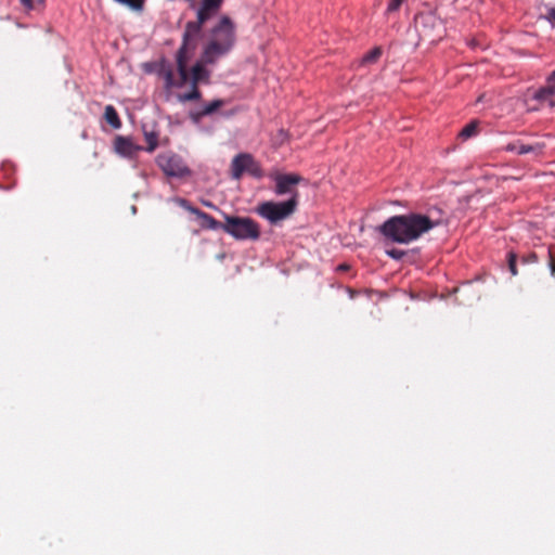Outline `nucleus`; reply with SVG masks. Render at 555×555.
<instances>
[{
	"label": "nucleus",
	"instance_id": "obj_1",
	"mask_svg": "<svg viewBox=\"0 0 555 555\" xmlns=\"http://www.w3.org/2000/svg\"><path fill=\"white\" fill-rule=\"evenodd\" d=\"M442 215L438 208L428 209L426 214L411 211L396 215L385 220L378 227V232L391 242L409 244L442 224Z\"/></svg>",
	"mask_w": 555,
	"mask_h": 555
},
{
	"label": "nucleus",
	"instance_id": "obj_11",
	"mask_svg": "<svg viewBox=\"0 0 555 555\" xmlns=\"http://www.w3.org/2000/svg\"><path fill=\"white\" fill-rule=\"evenodd\" d=\"M177 202L182 208L197 217V219L201 221L199 224L203 229L214 231L223 230L224 223H221L220 221L216 220L212 216L201 210L199 208L192 206L188 199L178 198Z\"/></svg>",
	"mask_w": 555,
	"mask_h": 555
},
{
	"label": "nucleus",
	"instance_id": "obj_27",
	"mask_svg": "<svg viewBox=\"0 0 555 555\" xmlns=\"http://www.w3.org/2000/svg\"><path fill=\"white\" fill-rule=\"evenodd\" d=\"M404 0H390L387 7L386 12L387 13H393L397 12Z\"/></svg>",
	"mask_w": 555,
	"mask_h": 555
},
{
	"label": "nucleus",
	"instance_id": "obj_6",
	"mask_svg": "<svg viewBox=\"0 0 555 555\" xmlns=\"http://www.w3.org/2000/svg\"><path fill=\"white\" fill-rule=\"evenodd\" d=\"M247 173L256 180H261L266 173L261 164L250 153L236 154L230 165V176L233 180H241Z\"/></svg>",
	"mask_w": 555,
	"mask_h": 555
},
{
	"label": "nucleus",
	"instance_id": "obj_20",
	"mask_svg": "<svg viewBox=\"0 0 555 555\" xmlns=\"http://www.w3.org/2000/svg\"><path fill=\"white\" fill-rule=\"evenodd\" d=\"M540 15L546 18L552 25L555 22V7L551 5V2H546V0H542V3L539 8Z\"/></svg>",
	"mask_w": 555,
	"mask_h": 555
},
{
	"label": "nucleus",
	"instance_id": "obj_26",
	"mask_svg": "<svg viewBox=\"0 0 555 555\" xmlns=\"http://www.w3.org/2000/svg\"><path fill=\"white\" fill-rule=\"evenodd\" d=\"M516 261H517V255L513 251H509L507 254V262H508V269H509L512 275H517Z\"/></svg>",
	"mask_w": 555,
	"mask_h": 555
},
{
	"label": "nucleus",
	"instance_id": "obj_29",
	"mask_svg": "<svg viewBox=\"0 0 555 555\" xmlns=\"http://www.w3.org/2000/svg\"><path fill=\"white\" fill-rule=\"evenodd\" d=\"M22 3L27 9H34L35 4L33 0H22Z\"/></svg>",
	"mask_w": 555,
	"mask_h": 555
},
{
	"label": "nucleus",
	"instance_id": "obj_24",
	"mask_svg": "<svg viewBox=\"0 0 555 555\" xmlns=\"http://www.w3.org/2000/svg\"><path fill=\"white\" fill-rule=\"evenodd\" d=\"M115 2L126 5L133 11H142L144 8V0H114Z\"/></svg>",
	"mask_w": 555,
	"mask_h": 555
},
{
	"label": "nucleus",
	"instance_id": "obj_22",
	"mask_svg": "<svg viewBox=\"0 0 555 555\" xmlns=\"http://www.w3.org/2000/svg\"><path fill=\"white\" fill-rule=\"evenodd\" d=\"M477 128H478V122L477 121H470L469 124H467L459 133V137L462 139V140H467L474 135L477 134Z\"/></svg>",
	"mask_w": 555,
	"mask_h": 555
},
{
	"label": "nucleus",
	"instance_id": "obj_16",
	"mask_svg": "<svg viewBox=\"0 0 555 555\" xmlns=\"http://www.w3.org/2000/svg\"><path fill=\"white\" fill-rule=\"evenodd\" d=\"M114 147L117 154L124 157H132L138 151L141 150L140 146L133 144L130 138L117 135L114 141Z\"/></svg>",
	"mask_w": 555,
	"mask_h": 555
},
{
	"label": "nucleus",
	"instance_id": "obj_23",
	"mask_svg": "<svg viewBox=\"0 0 555 555\" xmlns=\"http://www.w3.org/2000/svg\"><path fill=\"white\" fill-rule=\"evenodd\" d=\"M144 139L147 143L145 151L153 152L158 145V133L155 131H144Z\"/></svg>",
	"mask_w": 555,
	"mask_h": 555
},
{
	"label": "nucleus",
	"instance_id": "obj_7",
	"mask_svg": "<svg viewBox=\"0 0 555 555\" xmlns=\"http://www.w3.org/2000/svg\"><path fill=\"white\" fill-rule=\"evenodd\" d=\"M222 3L223 0H202L196 12V20L185 24L183 34L201 39L204 24L220 10Z\"/></svg>",
	"mask_w": 555,
	"mask_h": 555
},
{
	"label": "nucleus",
	"instance_id": "obj_25",
	"mask_svg": "<svg viewBox=\"0 0 555 555\" xmlns=\"http://www.w3.org/2000/svg\"><path fill=\"white\" fill-rule=\"evenodd\" d=\"M386 255L395 260H401L406 256V251L398 248H391L386 250Z\"/></svg>",
	"mask_w": 555,
	"mask_h": 555
},
{
	"label": "nucleus",
	"instance_id": "obj_17",
	"mask_svg": "<svg viewBox=\"0 0 555 555\" xmlns=\"http://www.w3.org/2000/svg\"><path fill=\"white\" fill-rule=\"evenodd\" d=\"M198 85L199 83H194V81L190 80V91L179 94L178 100L182 103L199 101L202 99V92L198 89Z\"/></svg>",
	"mask_w": 555,
	"mask_h": 555
},
{
	"label": "nucleus",
	"instance_id": "obj_30",
	"mask_svg": "<svg viewBox=\"0 0 555 555\" xmlns=\"http://www.w3.org/2000/svg\"><path fill=\"white\" fill-rule=\"evenodd\" d=\"M528 260L535 261L537 260V254L535 253L530 254ZM524 261H527V259H524Z\"/></svg>",
	"mask_w": 555,
	"mask_h": 555
},
{
	"label": "nucleus",
	"instance_id": "obj_31",
	"mask_svg": "<svg viewBox=\"0 0 555 555\" xmlns=\"http://www.w3.org/2000/svg\"><path fill=\"white\" fill-rule=\"evenodd\" d=\"M347 268H348V267H347L346 264H340V266H339V269H340V270H346Z\"/></svg>",
	"mask_w": 555,
	"mask_h": 555
},
{
	"label": "nucleus",
	"instance_id": "obj_8",
	"mask_svg": "<svg viewBox=\"0 0 555 555\" xmlns=\"http://www.w3.org/2000/svg\"><path fill=\"white\" fill-rule=\"evenodd\" d=\"M555 70L548 74L547 86L541 87L532 92L528 91L525 103L528 111H538L544 106H554L555 104Z\"/></svg>",
	"mask_w": 555,
	"mask_h": 555
},
{
	"label": "nucleus",
	"instance_id": "obj_10",
	"mask_svg": "<svg viewBox=\"0 0 555 555\" xmlns=\"http://www.w3.org/2000/svg\"><path fill=\"white\" fill-rule=\"evenodd\" d=\"M268 177L274 182L273 192L278 196L288 195L299 202V193L296 186L304 181V178L298 173H282L278 170L271 171Z\"/></svg>",
	"mask_w": 555,
	"mask_h": 555
},
{
	"label": "nucleus",
	"instance_id": "obj_32",
	"mask_svg": "<svg viewBox=\"0 0 555 555\" xmlns=\"http://www.w3.org/2000/svg\"><path fill=\"white\" fill-rule=\"evenodd\" d=\"M38 2H39V3H42V2H43V0H38Z\"/></svg>",
	"mask_w": 555,
	"mask_h": 555
},
{
	"label": "nucleus",
	"instance_id": "obj_21",
	"mask_svg": "<svg viewBox=\"0 0 555 555\" xmlns=\"http://www.w3.org/2000/svg\"><path fill=\"white\" fill-rule=\"evenodd\" d=\"M160 75L164 77L165 80V88L171 89L175 86V79H173V70L170 65H164L160 69Z\"/></svg>",
	"mask_w": 555,
	"mask_h": 555
},
{
	"label": "nucleus",
	"instance_id": "obj_28",
	"mask_svg": "<svg viewBox=\"0 0 555 555\" xmlns=\"http://www.w3.org/2000/svg\"><path fill=\"white\" fill-rule=\"evenodd\" d=\"M548 267H550L552 275H554L555 274V257H554L551 248H548Z\"/></svg>",
	"mask_w": 555,
	"mask_h": 555
},
{
	"label": "nucleus",
	"instance_id": "obj_9",
	"mask_svg": "<svg viewBox=\"0 0 555 555\" xmlns=\"http://www.w3.org/2000/svg\"><path fill=\"white\" fill-rule=\"evenodd\" d=\"M156 164L169 178L183 179L192 175V170L183 158L172 152L162 153L156 157Z\"/></svg>",
	"mask_w": 555,
	"mask_h": 555
},
{
	"label": "nucleus",
	"instance_id": "obj_4",
	"mask_svg": "<svg viewBox=\"0 0 555 555\" xmlns=\"http://www.w3.org/2000/svg\"><path fill=\"white\" fill-rule=\"evenodd\" d=\"M198 38L190 36L188 34L182 35V42L176 53L177 70L179 74V80L175 81L176 88H182L190 82L191 72L188 70V61L194 54L197 49Z\"/></svg>",
	"mask_w": 555,
	"mask_h": 555
},
{
	"label": "nucleus",
	"instance_id": "obj_14",
	"mask_svg": "<svg viewBox=\"0 0 555 555\" xmlns=\"http://www.w3.org/2000/svg\"><path fill=\"white\" fill-rule=\"evenodd\" d=\"M212 64L214 63H208L205 61L203 51L201 59L196 61V63L191 67L190 80L194 81V83H209L211 73L209 69L206 68V65Z\"/></svg>",
	"mask_w": 555,
	"mask_h": 555
},
{
	"label": "nucleus",
	"instance_id": "obj_5",
	"mask_svg": "<svg viewBox=\"0 0 555 555\" xmlns=\"http://www.w3.org/2000/svg\"><path fill=\"white\" fill-rule=\"evenodd\" d=\"M223 231L241 241H255L260 236L259 224L248 217L225 216Z\"/></svg>",
	"mask_w": 555,
	"mask_h": 555
},
{
	"label": "nucleus",
	"instance_id": "obj_18",
	"mask_svg": "<svg viewBox=\"0 0 555 555\" xmlns=\"http://www.w3.org/2000/svg\"><path fill=\"white\" fill-rule=\"evenodd\" d=\"M104 118L113 129H119L122 125L119 115L113 105L105 106Z\"/></svg>",
	"mask_w": 555,
	"mask_h": 555
},
{
	"label": "nucleus",
	"instance_id": "obj_15",
	"mask_svg": "<svg viewBox=\"0 0 555 555\" xmlns=\"http://www.w3.org/2000/svg\"><path fill=\"white\" fill-rule=\"evenodd\" d=\"M544 147L543 143H534V144H526L520 141H515L512 143H508L505 146V150L507 152L516 153L517 155H525L532 153L534 155H540L542 153V150Z\"/></svg>",
	"mask_w": 555,
	"mask_h": 555
},
{
	"label": "nucleus",
	"instance_id": "obj_2",
	"mask_svg": "<svg viewBox=\"0 0 555 555\" xmlns=\"http://www.w3.org/2000/svg\"><path fill=\"white\" fill-rule=\"evenodd\" d=\"M235 41V24L228 15H222L211 28L210 40L203 49L205 61L216 63L233 49Z\"/></svg>",
	"mask_w": 555,
	"mask_h": 555
},
{
	"label": "nucleus",
	"instance_id": "obj_19",
	"mask_svg": "<svg viewBox=\"0 0 555 555\" xmlns=\"http://www.w3.org/2000/svg\"><path fill=\"white\" fill-rule=\"evenodd\" d=\"M382 48L375 47L370 52L365 53L359 61V66H366L369 64H374L382 56Z\"/></svg>",
	"mask_w": 555,
	"mask_h": 555
},
{
	"label": "nucleus",
	"instance_id": "obj_3",
	"mask_svg": "<svg viewBox=\"0 0 555 555\" xmlns=\"http://www.w3.org/2000/svg\"><path fill=\"white\" fill-rule=\"evenodd\" d=\"M298 208V201L287 198L283 202L266 201L260 203L255 211L263 219L268 220L271 224H276L295 214Z\"/></svg>",
	"mask_w": 555,
	"mask_h": 555
},
{
	"label": "nucleus",
	"instance_id": "obj_12",
	"mask_svg": "<svg viewBox=\"0 0 555 555\" xmlns=\"http://www.w3.org/2000/svg\"><path fill=\"white\" fill-rule=\"evenodd\" d=\"M416 25L420 27L421 33L429 37L431 41L436 40V35L434 34L436 28H441V21L433 13L420 14L416 16ZM437 37L440 38V34H437Z\"/></svg>",
	"mask_w": 555,
	"mask_h": 555
},
{
	"label": "nucleus",
	"instance_id": "obj_13",
	"mask_svg": "<svg viewBox=\"0 0 555 555\" xmlns=\"http://www.w3.org/2000/svg\"><path fill=\"white\" fill-rule=\"evenodd\" d=\"M224 105L221 99L212 100L204 104L201 108L190 111L189 117L193 124H199L204 117L210 116Z\"/></svg>",
	"mask_w": 555,
	"mask_h": 555
}]
</instances>
